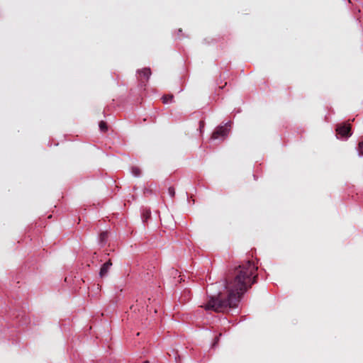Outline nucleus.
Instances as JSON below:
<instances>
[{
	"mask_svg": "<svg viewBox=\"0 0 363 363\" xmlns=\"http://www.w3.org/2000/svg\"><path fill=\"white\" fill-rule=\"evenodd\" d=\"M258 267L252 260L242 262L233 269L229 270L225 277V295L219 292L211 296L205 310H212L216 313L227 312L228 309L236 308L243 294L257 281Z\"/></svg>",
	"mask_w": 363,
	"mask_h": 363,
	"instance_id": "nucleus-1",
	"label": "nucleus"
},
{
	"mask_svg": "<svg viewBox=\"0 0 363 363\" xmlns=\"http://www.w3.org/2000/svg\"><path fill=\"white\" fill-rule=\"evenodd\" d=\"M230 128L231 122H228L224 125L217 127V128L212 133L211 139H225V138L228 135Z\"/></svg>",
	"mask_w": 363,
	"mask_h": 363,
	"instance_id": "nucleus-2",
	"label": "nucleus"
},
{
	"mask_svg": "<svg viewBox=\"0 0 363 363\" xmlns=\"http://www.w3.org/2000/svg\"><path fill=\"white\" fill-rule=\"evenodd\" d=\"M351 125L349 123L345 122L336 125V132L338 135L344 138H349L352 135Z\"/></svg>",
	"mask_w": 363,
	"mask_h": 363,
	"instance_id": "nucleus-3",
	"label": "nucleus"
},
{
	"mask_svg": "<svg viewBox=\"0 0 363 363\" xmlns=\"http://www.w3.org/2000/svg\"><path fill=\"white\" fill-rule=\"evenodd\" d=\"M138 73V80L142 86H146L151 74V70L149 67H145L142 69H138L137 71Z\"/></svg>",
	"mask_w": 363,
	"mask_h": 363,
	"instance_id": "nucleus-4",
	"label": "nucleus"
},
{
	"mask_svg": "<svg viewBox=\"0 0 363 363\" xmlns=\"http://www.w3.org/2000/svg\"><path fill=\"white\" fill-rule=\"evenodd\" d=\"M112 264L111 260L108 259L101 266L99 272V276L101 278H104L108 274Z\"/></svg>",
	"mask_w": 363,
	"mask_h": 363,
	"instance_id": "nucleus-5",
	"label": "nucleus"
},
{
	"mask_svg": "<svg viewBox=\"0 0 363 363\" xmlns=\"http://www.w3.org/2000/svg\"><path fill=\"white\" fill-rule=\"evenodd\" d=\"M150 216H151L150 210L145 209L143 211V215H142L143 222H147V220L150 218Z\"/></svg>",
	"mask_w": 363,
	"mask_h": 363,
	"instance_id": "nucleus-6",
	"label": "nucleus"
},
{
	"mask_svg": "<svg viewBox=\"0 0 363 363\" xmlns=\"http://www.w3.org/2000/svg\"><path fill=\"white\" fill-rule=\"evenodd\" d=\"M174 99V96L172 94H167L164 95L162 98V103L167 104L168 101H172Z\"/></svg>",
	"mask_w": 363,
	"mask_h": 363,
	"instance_id": "nucleus-7",
	"label": "nucleus"
},
{
	"mask_svg": "<svg viewBox=\"0 0 363 363\" xmlns=\"http://www.w3.org/2000/svg\"><path fill=\"white\" fill-rule=\"evenodd\" d=\"M131 172L135 177H139L141 174V169L138 167H133Z\"/></svg>",
	"mask_w": 363,
	"mask_h": 363,
	"instance_id": "nucleus-8",
	"label": "nucleus"
},
{
	"mask_svg": "<svg viewBox=\"0 0 363 363\" xmlns=\"http://www.w3.org/2000/svg\"><path fill=\"white\" fill-rule=\"evenodd\" d=\"M99 126L100 130L102 132L105 133V132H106L108 130L107 123L105 121H100V123L99 124Z\"/></svg>",
	"mask_w": 363,
	"mask_h": 363,
	"instance_id": "nucleus-9",
	"label": "nucleus"
},
{
	"mask_svg": "<svg viewBox=\"0 0 363 363\" xmlns=\"http://www.w3.org/2000/svg\"><path fill=\"white\" fill-rule=\"evenodd\" d=\"M107 238H108V233L107 232H102L99 235L100 242L102 243L105 242Z\"/></svg>",
	"mask_w": 363,
	"mask_h": 363,
	"instance_id": "nucleus-10",
	"label": "nucleus"
},
{
	"mask_svg": "<svg viewBox=\"0 0 363 363\" xmlns=\"http://www.w3.org/2000/svg\"><path fill=\"white\" fill-rule=\"evenodd\" d=\"M168 193L170 195L171 197H174L175 195V190L174 188L172 186L169 187L168 189Z\"/></svg>",
	"mask_w": 363,
	"mask_h": 363,
	"instance_id": "nucleus-11",
	"label": "nucleus"
},
{
	"mask_svg": "<svg viewBox=\"0 0 363 363\" xmlns=\"http://www.w3.org/2000/svg\"><path fill=\"white\" fill-rule=\"evenodd\" d=\"M358 151L359 155H363V141L359 143Z\"/></svg>",
	"mask_w": 363,
	"mask_h": 363,
	"instance_id": "nucleus-12",
	"label": "nucleus"
},
{
	"mask_svg": "<svg viewBox=\"0 0 363 363\" xmlns=\"http://www.w3.org/2000/svg\"><path fill=\"white\" fill-rule=\"evenodd\" d=\"M220 336H221V333H220V334L218 335V336H216V337H215L214 341H213V344H212V347H216V345L218 343L219 338H220Z\"/></svg>",
	"mask_w": 363,
	"mask_h": 363,
	"instance_id": "nucleus-13",
	"label": "nucleus"
},
{
	"mask_svg": "<svg viewBox=\"0 0 363 363\" xmlns=\"http://www.w3.org/2000/svg\"><path fill=\"white\" fill-rule=\"evenodd\" d=\"M203 121H200V127H203Z\"/></svg>",
	"mask_w": 363,
	"mask_h": 363,
	"instance_id": "nucleus-14",
	"label": "nucleus"
},
{
	"mask_svg": "<svg viewBox=\"0 0 363 363\" xmlns=\"http://www.w3.org/2000/svg\"><path fill=\"white\" fill-rule=\"evenodd\" d=\"M143 363H150V362H149V361H147V360H146V361H145Z\"/></svg>",
	"mask_w": 363,
	"mask_h": 363,
	"instance_id": "nucleus-15",
	"label": "nucleus"
}]
</instances>
